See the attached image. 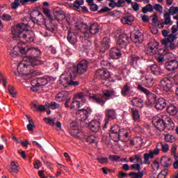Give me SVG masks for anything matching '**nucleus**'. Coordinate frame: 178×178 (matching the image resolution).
Instances as JSON below:
<instances>
[{"mask_svg": "<svg viewBox=\"0 0 178 178\" xmlns=\"http://www.w3.org/2000/svg\"><path fill=\"white\" fill-rule=\"evenodd\" d=\"M29 24L24 23L18 24L13 29L12 33L13 38L25 40L26 42H33L34 41V33L29 31Z\"/></svg>", "mask_w": 178, "mask_h": 178, "instance_id": "obj_1", "label": "nucleus"}, {"mask_svg": "<svg viewBox=\"0 0 178 178\" xmlns=\"http://www.w3.org/2000/svg\"><path fill=\"white\" fill-rule=\"evenodd\" d=\"M27 51L31 56L27 57L26 60L29 62L31 66H38L42 65L44 61L40 59L41 51L37 47L28 48Z\"/></svg>", "mask_w": 178, "mask_h": 178, "instance_id": "obj_2", "label": "nucleus"}, {"mask_svg": "<svg viewBox=\"0 0 178 178\" xmlns=\"http://www.w3.org/2000/svg\"><path fill=\"white\" fill-rule=\"evenodd\" d=\"M115 95V91L106 90L103 94H89V99L93 101V102H96L99 105L104 106L106 101H108V98H111V97H113Z\"/></svg>", "mask_w": 178, "mask_h": 178, "instance_id": "obj_3", "label": "nucleus"}, {"mask_svg": "<svg viewBox=\"0 0 178 178\" xmlns=\"http://www.w3.org/2000/svg\"><path fill=\"white\" fill-rule=\"evenodd\" d=\"M73 77L74 75L72 74V72L64 73L61 75L60 79V84H62L64 87H67V86H72L73 87H77L80 82L77 81H73Z\"/></svg>", "mask_w": 178, "mask_h": 178, "instance_id": "obj_4", "label": "nucleus"}, {"mask_svg": "<svg viewBox=\"0 0 178 178\" xmlns=\"http://www.w3.org/2000/svg\"><path fill=\"white\" fill-rule=\"evenodd\" d=\"M169 120V117L167 115L159 117H154L152 118V124L159 131H163L166 129L167 121Z\"/></svg>", "mask_w": 178, "mask_h": 178, "instance_id": "obj_5", "label": "nucleus"}, {"mask_svg": "<svg viewBox=\"0 0 178 178\" xmlns=\"http://www.w3.org/2000/svg\"><path fill=\"white\" fill-rule=\"evenodd\" d=\"M31 66L33 65H26V64L22 63L17 67V70L19 76H37L38 74L37 72L31 70Z\"/></svg>", "mask_w": 178, "mask_h": 178, "instance_id": "obj_6", "label": "nucleus"}, {"mask_svg": "<svg viewBox=\"0 0 178 178\" xmlns=\"http://www.w3.org/2000/svg\"><path fill=\"white\" fill-rule=\"evenodd\" d=\"M30 19L33 22V23L36 24H38L39 26H41L42 24H44L45 23V19L44 18V15L41 12L38 10H33L30 13Z\"/></svg>", "mask_w": 178, "mask_h": 178, "instance_id": "obj_7", "label": "nucleus"}, {"mask_svg": "<svg viewBox=\"0 0 178 178\" xmlns=\"http://www.w3.org/2000/svg\"><path fill=\"white\" fill-rule=\"evenodd\" d=\"M158 42L155 40L149 42L145 47L146 55L151 56L154 54H158Z\"/></svg>", "mask_w": 178, "mask_h": 178, "instance_id": "obj_8", "label": "nucleus"}, {"mask_svg": "<svg viewBox=\"0 0 178 178\" xmlns=\"http://www.w3.org/2000/svg\"><path fill=\"white\" fill-rule=\"evenodd\" d=\"M87 69H88V61L83 60L76 65V69H75V71H72V74L74 76H76L77 73L83 74V73L87 72Z\"/></svg>", "mask_w": 178, "mask_h": 178, "instance_id": "obj_9", "label": "nucleus"}, {"mask_svg": "<svg viewBox=\"0 0 178 178\" xmlns=\"http://www.w3.org/2000/svg\"><path fill=\"white\" fill-rule=\"evenodd\" d=\"M160 87L162 88L165 92H172V88L173 87V83L172 81L168 78H163L160 81Z\"/></svg>", "mask_w": 178, "mask_h": 178, "instance_id": "obj_10", "label": "nucleus"}, {"mask_svg": "<svg viewBox=\"0 0 178 178\" xmlns=\"http://www.w3.org/2000/svg\"><path fill=\"white\" fill-rule=\"evenodd\" d=\"M165 67L169 72H173L178 67V60L176 58H172L170 61H165Z\"/></svg>", "mask_w": 178, "mask_h": 178, "instance_id": "obj_11", "label": "nucleus"}, {"mask_svg": "<svg viewBox=\"0 0 178 178\" xmlns=\"http://www.w3.org/2000/svg\"><path fill=\"white\" fill-rule=\"evenodd\" d=\"M95 76L97 79L104 80L105 79H111V74L104 69H99L96 71Z\"/></svg>", "mask_w": 178, "mask_h": 178, "instance_id": "obj_12", "label": "nucleus"}, {"mask_svg": "<svg viewBox=\"0 0 178 178\" xmlns=\"http://www.w3.org/2000/svg\"><path fill=\"white\" fill-rule=\"evenodd\" d=\"M76 31H80L82 34H87L89 31V27L87 24H84L81 22H77L75 25Z\"/></svg>", "mask_w": 178, "mask_h": 178, "instance_id": "obj_13", "label": "nucleus"}, {"mask_svg": "<svg viewBox=\"0 0 178 178\" xmlns=\"http://www.w3.org/2000/svg\"><path fill=\"white\" fill-rule=\"evenodd\" d=\"M67 40L70 44H72V45H74V44L77 42V33H76V32H74L70 27L68 30Z\"/></svg>", "mask_w": 178, "mask_h": 178, "instance_id": "obj_14", "label": "nucleus"}, {"mask_svg": "<svg viewBox=\"0 0 178 178\" xmlns=\"http://www.w3.org/2000/svg\"><path fill=\"white\" fill-rule=\"evenodd\" d=\"M88 113H90L86 109L78 110L76 112V119L80 120V122H86L88 118Z\"/></svg>", "mask_w": 178, "mask_h": 178, "instance_id": "obj_15", "label": "nucleus"}, {"mask_svg": "<svg viewBox=\"0 0 178 178\" xmlns=\"http://www.w3.org/2000/svg\"><path fill=\"white\" fill-rule=\"evenodd\" d=\"M88 127L91 131L97 133L101 129V122L99 120H93L89 123Z\"/></svg>", "mask_w": 178, "mask_h": 178, "instance_id": "obj_16", "label": "nucleus"}, {"mask_svg": "<svg viewBox=\"0 0 178 178\" xmlns=\"http://www.w3.org/2000/svg\"><path fill=\"white\" fill-rule=\"evenodd\" d=\"M158 155V149L156 150H150L149 153H145L143 154L144 163L146 165H149L151 163L149 162V158L152 159L155 156Z\"/></svg>", "mask_w": 178, "mask_h": 178, "instance_id": "obj_17", "label": "nucleus"}, {"mask_svg": "<svg viewBox=\"0 0 178 178\" xmlns=\"http://www.w3.org/2000/svg\"><path fill=\"white\" fill-rule=\"evenodd\" d=\"M129 44V38L126 35H120L117 41V45L120 48H126Z\"/></svg>", "mask_w": 178, "mask_h": 178, "instance_id": "obj_18", "label": "nucleus"}, {"mask_svg": "<svg viewBox=\"0 0 178 178\" xmlns=\"http://www.w3.org/2000/svg\"><path fill=\"white\" fill-rule=\"evenodd\" d=\"M150 70L154 76H163L165 74L162 68L156 64L152 65L150 66Z\"/></svg>", "mask_w": 178, "mask_h": 178, "instance_id": "obj_19", "label": "nucleus"}, {"mask_svg": "<svg viewBox=\"0 0 178 178\" xmlns=\"http://www.w3.org/2000/svg\"><path fill=\"white\" fill-rule=\"evenodd\" d=\"M109 54L111 59H119L122 56V51L118 47H113Z\"/></svg>", "mask_w": 178, "mask_h": 178, "instance_id": "obj_20", "label": "nucleus"}, {"mask_svg": "<svg viewBox=\"0 0 178 178\" xmlns=\"http://www.w3.org/2000/svg\"><path fill=\"white\" fill-rule=\"evenodd\" d=\"M56 98L58 100L59 102L62 101H66L67 99H72V97L69 95L67 91H62L59 92L56 96Z\"/></svg>", "mask_w": 178, "mask_h": 178, "instance_id": "obj_21", "label": "nucleus"}, {"mask_svg": "<svg viewBox=\"0 0 178 178\" xmlns=\"http://www.w3.org/2000/svg\"><path fill=\"white\" fill-rule=\"evenodd\" d=\"M167 101L165 100L163 98H159L155 104V108H157L159 111H163L166 108Z\"/></svg>", "mask_w": 178, "mask_h": 178, "instance_id": "obj_22", "label": "nucleus"}, {"mask_svg": "<svg viewBox=\"0 0 178 178\" xmlns=\"http://www.w3.org/2000/svg\"><path fill=\"white\" fill-rule=\"evenodd\" d=\"M160 165L163 168H169L172 165V159L166 156H162L160 159Z\"/></svg>", "mask_w": 178, "mask_h": 178, "instance_id": "obj_23", "label": "nucleus"}, {"mask_svg": "<svg viewBox=\"0 0 178 178\" xmlns=\"http://www.w3.org/2000/svg\"><path fill=\"white\" fill-rule=\"evenodd\" d=\"M109 38H104L102 42V47L99 48L100 52L105 54L106 52V49H109Z\"/></svg>", "mask_w": 178, "mask_h": 178, "instance_id": "obj_24", "label": "nucleus"}, {"mask_svg": "<svg viewBox=\"0 0 178 178\" xmlns=\"http://www.w3.org/2000/svg\"><path fill=\"white\" fill-rule=\"evenodd\" d=\"M176 149H177V145L176 144H172L171 147V155H173L175 161L173 163L174 169L178 168V156L176 155Z\"/></svg>", "mask_w": 178, "mask_h": 178, "instance_id": "obj_25", "label": "nucleus"}, {"mask_svg": "<svg viewBox=\"0 0 178 178\" xmlns=\"http://www.w3.org/2000/svg\"><path fill=\"white\" fill-rule=\"evenodd\" d=\"M158 150V154H159V151H163V152L166 153L169 151V145L163 144L162 143H159L156 144V148L154 149V151Z\"/></svg>", "mask_w": 178, "mask_h": 178, "instance_id": "obj_26", "label": "nucleus"}, {"mask_svg": "<svg viewBox=\"0 0 178 178\" xmlns=\"http://www.w3.org/2000/svg\"><path fill=\"white\" fill-rule=\"evenodd\" d=\"M54 16L58 22L63 20V19H65V12L60 8H58L54 12Z\"/></svg>", "mask_w": 178, "mask_h": 178, "instance_id": "obj_27", "label": "nucleus"}, {"mask_svg": "<svg viewBox=\"0 0 178 178\" xmlns=\"http://www.w3.org/2000/svg\"><path fill=\"white\" fill-rule=\"evenodd\" d=\"M131 90V86L129 83H126L124 86H123L121 94L124 97H129L130 95V91Z\"/></svg>", "mask_w": 178, "mask_h": 178, "instance_id": "obj_28", "label": "nucleus"}, {"mask_svg": "<svg viewBox=\"0 0 178 178\" xmlns=\"http://www.w3.org/2000/svg\"><path fill=\"white\" fill-rule=\"evenodd\" d=\"M89 33L92 35H95V34H98L99 33V25L97 23H93L89 27Z\"/></svg>", "mask_w": 178, "mask_h": 178, "instance_id": "obj_29", "label": "nucleus"}, {"mask_svg": "<svg viewBox=\"0 0 178 178\" xmlns=\"http://www.w3.org/2000/svg\"><path fill=\"white\" fill-rule=\"evenodd\" d=\"M106 120H113L116 119V111L114 109H108L106 111Z\"/></svg>", "mask_w": 178, "mask_h": 178, "instance_id": "obj_30", "label": "nucleus"}, {"mask_svg": "<svg viewBox=\"0 0 178 178\" xmlns=\"http://www.w3.org/2000/svg\"><path fill=\"white\" fill-rule=\"evenodd\" d=\"M131 102L133 106H136L137 108H143V104H144V101L138 97H134Z\"/></svg>", "mask_w": 178, "mask_h": 178, "instance_id": "obj_31", "label": "nucleus"}, {"mask_svg": "<svg viewBox=\"0 0 178 178\" xmlns=\"http://www.w3.org/2000/svg\"><path fill=\"white\" fill-rule=\"evenodd\" d=\"M167 112L171 116H176L178 112L177 107L173 104H170L167 107Z\"/></svg>", "mask_w": 178, "mask_h": 178, "instance_id": "obj_32", "label": "nucleus"}, {"mask_svg": "<svg viewBox=\"0 0 178 178\" xmlns=\"http://www.w3.org/2000/svg\"><path fill=\"white\" fill-rule=\"evenodd\" d=\"M143 81L145 87L149 88L152 87V86H154V78L152 77V76H146Z\"/></svg>", "mask_w": 178, "mask_h": 178, "instance_id": "obj_33", "label": "nucleus"}, {"mask_svg": "<svg viewBox=\"0 0 178 178\" xmlns=\"http://www.w3.org/2000/svg\"><path fill=\"white\" fill-rule=\"evenodd\" d=\"M133 119L135 122H140V113L136 108H131Z\"/></svg>", "mask_w": 178, "mask_h": 178, "instance_id": "obj_34", "label": "nucleus"}, {"mask_svg": "<svg viewBox=\"0 0 178 178\" xmlns=\"http://www.w3.org/2000/svg\"><path fill=\"white\" fill-rule=\"evenodd\" d=\"M133 20H134V18L132 15H127L121 19V22L123 24H131Z\"/></svg>", "mask_w": 178, "mask_h": 178, "instance_id": "obj_35", "label": "nucleus"}, {"mask_svg": "<svg viewBox=\"0 0 178 178\" xmlns=\"http://www.w3.org/2000/svg\"><path fill=\"white\" fill-rule=\"evenodd\" d=\"M163 19H164V24H169L170 26H172L173 24V22H172V19H170V15L168 13L165 12L163 15Z\"/></svg>", "mask_w": 178, "mask_h": 178, "instance_id": "obj_36", "label": "nucleus"}, {"mask_svg": "<svg viewBox=\"0 0 178 178\" xmlns=\"http://www.w3.org/2000/svg\"><path fill=\"white\" fill-rule=\"evenodd\" d=\"M26 118L28 120V122H29V124L26 126L29 131H33V128L35 127V125L34 124V122L33 121V119L31 118V117L28 115H26Z\"/></svg>", "mask_w": 178, "mask_h": 178, "instance_id": "obj_37", "label": "nucleus"}, {"mask_svg": "<svg viewBox=\"0 0 178 178\" xmlns=\"http://www.w3.org/2000/svg\"><path fill=\"white\" fill-rule=\"evenodd\" d=\"M128 176H129L131 178H143V177L144 176V172H131L128 174Z\"/></svg>", "mask_w": 178, "mask_h": 178, "instance_id": "obj_38", "label": "nucleus"}, {"mask_svg": "<svg viewBox=\"0 0 178 178\" xmlns=\"http://www.w3.org/2000/svg\"><path fill=\"white\" fill-rule=\"evenodd\" d=\"M164 140L166 143H175L176 141V137L169 134H164Z\"/></svg>", "mask_w": 178, "mask_h": 178, "instance_id": "obj_39", "label": "nucleus"}, {"mask_svg": "<svg viewBox=\"0 0 178 178\" xmlns=\"http://www.w3.org/2000/svg\"><path fill=\"white\" fill-rule=\"evenodd\" d=\"M165 127L170 131L175 130V123L170 118H169V120H167Z\"/></svg>", "mask_w": 178, "mask_h": 178, "instance_id": "obj_40", "label": "nucleus"}, {"mask_svg": "<svg viewBox=\"0 0 178 178\" xmlns=\"http://www.w3.org/2000/svg\"><path fill=\"white\" fill-rule=\"evenodd\" d=\"M36 83L39 87H41V86H47V84H48V79H47V78H38Z\"/></svg>", "mask_w": 178, "mask_h": 178, "instance_id": "obj_41", "label": "nucleus"}, {"mask_svg": "<svg viewBox=\"0 0 178 178\" xmlns=\"http://www.w3.org/2000/svg\"><path fill=\"white\" fill-rule=\"evenodd\" d=\"M132 41L135 42V44H141L143 42V39L137 34H134L131 36Z\"/></svg>", "mask_w": 178, "mask_h": 178, "instance_id": "obj_42", "label": "nucleus"}, {"mask_svg": "<svg viewBox=\"0 0 178 178\" xmlns=\"http://www.w3.org/2000/svg\"><path fill=\"white\" fill-rule=\"evenodd\" d=\"M43 120L45 122V123H47V124H49V126H55V118H44Z\"/></svg>", "mask_w": 178, "mask_h": 178, "instance_id": "obj_43", "label": "nucleus"}, {"mask_svg": "<svg viewBox=\"0 0 178 178\" xmlns=\"http://www.w3.org/2000/svg\"><path fill=\"white\" fill-rule=\"evenodd\" d=\"M8 92L12 95L13 98L16 97V89H15V86L12 85H8Z\"/></svg>", "mask_w": 178, "mask_h": 178, "instance_id": "obj_44", "label": "nucleus"}, {"mask_svg": "<svg viewBox=\"0 0 178 178\" xmlns=\"http://www.w3.org/2000/svg\"><path fill=\"white\" fill-rule=\"evenodd\" d=\"M138 91H140V92H143V94H145L146 95H149L151 93V92H149L148 89L143 87V86L140 84L138 85Z\"/></svg>", "mask_w": 178, "mask_h": 178, "instance_id": "obj_45", "label": "nucleus"}, {"mask_svg": "<svg viewBox=\"0 0 178 178\" xmlns=\"http://www.w3.org/2000/svg\"><path fill=\"white\" fill-rule=\"evenodd\" d=\"M154 10V7H152V5L147 4L145 7H143L142 8L143 13H147V12H152Z\"/></svg>", "mask_w": 178, "mask_h": 178, "instance_id": "obj_46", "label": "nucleus"}, {"mask_svg": "<svg viewBox=\"0 0 178 178\" xmlns=\"http://www.w3.org/2000/svg\"><path fill=\"white\" fill-rule=\"evenodd\" d=\"M148 99L150 104H155V102H156V95L150 92L149 95H148Z\"/></svg>", "mask_w": 178, "mask_h": 178, "instance_id": "obj_47", "label": "nucleus"}, {"mask_svg": "<svg viewBox=\"0 0 178 178\" xmlns=\"http://www.w3.org/2000/svg\"><path fill=\"white\" fill-rule=\"evenodd\" d=\"M176 13H178V7L171 6L168 10V15H176Z\"/></svg>", "mask_w": 178, "mask_h": 178, "instance_id": "obj_48", "label": "nucleus"}, {"mask_svg": "<svg viewBox=\"0 0 178 178\" xmlns=\"http://www.w3.org/2000/svg\"><path fill=\"white\" fill-rule=\"evenodd\" d=\"M110 137L111 140H113L115 141V143L119 141V140H121L119 134H110Z\"/></svg>", "mask_w": 178, "mask_h": 178, "instance_id": "obj_49", "label": "nucleus"}, {"mask_svg": "<svg viewBox=\"0 0 178 178\" xmlns=\"http://www.w3.org/2000/svg\"><path fill=\"white\" fill-rule=\"evenodd\" d=\"M97 159L99 163H101L102 165L108 163V162H109L107 157H97Z\"/></svg>", "mask_w": 178, "mask_h": 178, "instance_id": "obj_50", "label": "nucleus"}, {"mask_svg": "<svg viewBox=\"0 0 178 178\" xmlns=\"http://www.w3.org/2000/svg\"><path fill=\"white\" fill-rule=\"evenodd\" d=\"M156 59L160 65H163V63H166V60H165V57H163V54L157 56Z\"/></svg>", "mask_w": 178, "mask_h": 178, "instance_id": "obj_51", "label": "nucleus"}, {"mask_svg": "<svg viewBox=\"0 0 178 178\" xmlns=\"http://www.w3.org/2000/svg\"><path fill=\"white\" fill-rule=\"evenodd\" d=\"M84 3V0H76L74 3V6L76 9H80V6Z\"/></svg>", "mask_w": 178, "mask_h": 178, "instance_id": "obj_52", "label": "nucleus"}, {"mask_svg": "<svg viewBox=\"0 0 178 178\" xmlns=\"http://www.w3.org/2000/svg\"><path fill=\"white\" fill-rule=\"evenodd\" d=\"M151 166L153 170H159V162H158V161H154L153 163L151 164Z\"/></svg>", "mask_w": 178, "mask_h": 178, "instance_id": "obj_53", "label": "nucleus"}, {"mask_svg": "<svg viewBox=\"0 0 178 178\" xmlns=\"http://www.w3.org/2000/svg\"><path fill=\"white\" fill-rule=\"evenodd\" d=\"M43 13L50 20H52V15H51V10L47 8H43Z\"/></svg>", "mask_w": 178, "mask_h": 178, "instance_id": "obj_54", "label": "nucleus"}, {"mask_svg": "<svg viewBox=\"0 0 178 178\" xmlns=\"http://www.w3.org/2000/svg\"><path fill=\"white\" fill-rule=\"evenodd\" d=\"M168 175V168H165L158 175L157 178H165Z\"/></svg>", "mask_w": 178, "mask_h": 178, "instance_id": "obj_55", "label": "nucleus"}, {"mask_svg": "<svg viewBox=\"0 0 178 178\" xmlns=\"http://www.w3.org/2000/svg\"><path fill=\"white\" fill-rule=\"evenodd\" d=\"M60 106L56 102H51L50 104H49L48 108H50V109H59Z\"/></svg>", "mask_w": 178, "mask_h": 178, "instance_id": "obj_56", "label": "nucleus"}, {"mask_svg": "<svg viewBox=\"0 0 178 178\" xmlns=\"http://www.w3.org/2000/svg\"><path fill=\"white\" fill-rule=\"evenodd\" d=\"M101 59L102 60L100 61V65L102 66V67L105 69L107 66H109V63L108 62L107 59L104 58V57H102Z\"/></svg>", "mask_w": 178, "mask_h": 178, "instance_id": "obj_57", "label": "nucleus"}, {"mask_svg": "<svg viewBox=\"0 0 178 178\" xmlns=\"http://www.w3.org/2000/svg\"><path fill=\"white\" fill-rule=\"evenodd\" d=\"M74 136L76 137V138H81L83 137V133L79 129H74Z\"/></svg>", "mask_w": 178, "mask_h": 178, "instance_id": "obj_58", "label": "nucleus"}, {"mask_svg": "<svg viewBox=\"0 0 178 178\" xmlns=\"http://www.w3.org/2000/svg\"><path fill=\"white\" fill-rule=\"evenodd\" d=\"M108 159H110L113 162H118V161H120V156L118 155H110L108 156Z\"/></svg>", "mask_w": 178, "mask_h": 178, "instance_id": "obj_59", "label": "nucleus"}, {"mask_svg": "<svg viewBox=\"0 0 178 178\" xmlns=\"http://www.w3.org/2000/svg\"><path fill=\"white\" fill-rule=\"evenodd\" d=\"M131 170H138L140 172V170H141V165L138 163L132 164L131 165Z\"/></svg>", "mask_w": 178, "mask_h": 178, "instance_id": "obj_60", "label": "nucleus"}, {"mask_svg": "<svg viewBox=\"0 0 178 178\" xmlns=\"http://www.w3.org/2000/svg\"><path fill=\"white\" fill-rule=\"evenodd\" d=\"M163 56L164 57L165 62L173 60V59L172 58V54L170 53L164 54H163Z\"/></svg>", "mask_w": 178, "mask_h": 178, "instance_id": "obj_61", "label": "nucleus"}, {"mask_svg": "<svg viewBox=\"0 0 178 178\" xmlns=\"http://www.w3.org/2000/svg\"><path fill=\"white\" fill-rule=\"evenodd\" d=\"M80 107V102L76 100V101H73L71 103V109H74V108H79Z\"/></svg>", "mask_w": 178, "mask_h": 178, "instance_id": "obj_62", "label": "nucleus"}, {"mask_svg": "<svg viewBox=\"0 0 178 178\" xmlns=\"http://www.w3.org/2000/svg\"><path fill=\"white\" fill-rule=\"evenodd\" d=\"M110 78H106L102 80V83L106 87H109L111 86V81L109 80Z\"/></svg>", "mask_w": 178, "mask_h": 178, "instance_id": "obj_63", "label": "nucleus"}, {"mask_svg": "<svg viewBox=\"0 0 178 178\" xmlns=\"http://www.w3.org/2000/svg\"><path fill=\"white\" fill-rule=\"evenodd\" d=\"M117 177L118 178H124L127 177V173L123 171H118V174L116 175Z\"/></svg>", "mask_w": 178, "mask_h": 178, "instance_id": "obj_64", "label": "nucleus"}]
</instances>
